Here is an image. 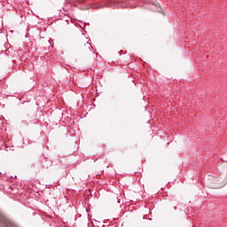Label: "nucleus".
<instances>
[{
	"instance_id": "f257e3e1",
	"label": "nucleus",
	"mask_w": 227,
	"mask_h": 227,
	"mask_svg": "<svg viewBox=\"0 0 227 227\" xmlns=\"http://www.w3.org/2000/svg\"><path fill=\"white\" fill-rule=\"evenodd\" d=\"M136 8V4L130 0L106 1L105 4H99L97 8Z\"/></svg>"
},
{
	"instance_id": "f03ea898",
	"label": "nucleus",
	"mask_w": 227,
	"mask_h": 227,
	"mask_svg": "<svg viewBox=\"0 0 227 227\" xmlns=\"http://www.w3.org/2000/svg\"><path fill=\"white\" fill-rule=\"evenodd\" d=\"M79 48L83 52H91V43H90L89 42L83 41L80 43Z\"/></svg>"
}]
</instances>
